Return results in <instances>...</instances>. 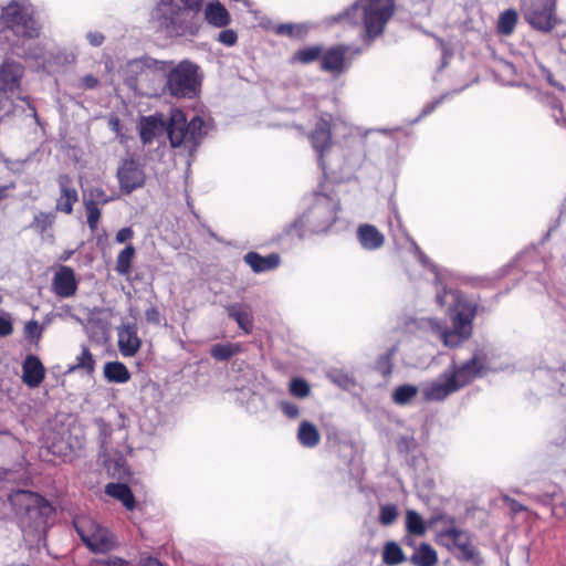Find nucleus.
I'll return each mask as SVG.
<instances>
[{"mask_svg":"<svg viewBox=\"0 0 566 566\" xmlns=\"http://www.w3.org/2000/svg\"><path fill=\"white\" fill-rule=\"evenodd\" d=\"M95 423H96L97 429H98V433H99V438H101V443H102L103 447H105L107 444V439L112 434V428L103 419H96Z\"/></svg>","mask_w":566,"mask_h":566,"instance_id":"obj_43","label":"nucleus"},{"mask_svg":"<svg viewBox=\"0 0 566 566\" xmlns=\"http://www.w3.org/2000/svg\"><path fill=\"white\" fill-rule=\"evenodd\" d=\"M297 439L305 448H314L321 441V434L316 426L310 421H302L297 430Z\"/></svg>","mask_w":566,"mask_h":566,"instance_id":"obj_25","label":"nucleus"},{"mask_svg":"<svg viewBox=\"0 0 566 566\" xmlns=\"http://www.w3.org/2000/svg\"><path fill=\"white\" fill-rule=\"evenodd\" d=\"M210 354L217 355V354H232L230 349L226 348L222 345H214L211 348Z\"/></svg>","mask_w":566,"mask_h":566,"instance_id":"obj_56","label":"nucleus"},{"mask_svg":"<svg viewBox=\"0 0 566 566\" xmlns=\"http://www.w3.org/2000/svg\"><path fill=\"white\" fill-rule=\"evenodd\" d=\"M323 50L319 45L306 46L297 50L293 55V61L302 64H310L322 57Z\"/></svg>","mask_w":566,"mask_h":566,"instance_id":"obj_31","label":"nucleus"},{"mask_svg":"<svg viewBox=\"0 0 566 566\" xmlns=\"http://www.w3.org/2000/svg\"><path fill=\"white\" fill-rule=\"evenodd\" d=\"M439 541L441 544L446 545L450 549L455 548L452 545V537L447 536V530L440 533Z\"/></svg>","mask_w":566,"mask_h":566,"instance_id":"obj_54","label":"nucleus"},{"mask_svg":"<svg viewBox=\"0 0 566 566\" xmlns=\"http://www.w3.org/2000/svg\"><path fill=\"white\" fill-rule=\"evenodd\" d=\"M8 197V187L3 186V187H0V200L4 199Z\"/></svg>","mask_w":566,"mask_h":566,"instance_id":"obj_58","label":"nucleus"},{"mask_svg":"<svg viewBox=\"0 0 566 566\" xmlns=\"http://www.w3.org/2000/svg\"><path fill=\"white\" fill-rule=\"evenodd\" d=\"M42 327L36 321H30L24 326V335L31 342L38 340L41 337Z\"/></svg>","mask_w":566,"mask_h":566,"instance_id":"obj_41","label":"nucleus"},{"mask_svg":"<svg viewBox=\"0 0 566 566\" xmlns=\"http://www.w3.org/2000/svg\"><path fill=\"white\" fill-rule=\"evenodd\" d=\"M489 356H472L463 363L453 361L438 378L422 387L427 401H442L457 392L475 377L484 374Z\"/></svg>","mask_w":566,"mask_h":566,"instance_id":"obj_2","label":"nucleus"},{"mask_svg":"<svg viewBox=\"0 0 566 566\" xmlns=\"http://www.w3.org/2000/svg\"><path fill=\"white\" fill-rule=\"evenodd\" d=\"M167 123L161 115L142 117L139 122V137L144 145L151 144L159 132L166 130Z\"/></svg>","mask_w":566,"mask_h":566,"instance_id":"obj_19","label":"nucleus"},{"mask_svg":"<svg viewBox=\"0 0 566 566\" xmlns=\"http://www.w3.org/2000/svg\"><path fill=\"white\" fill-rule=\"evenodd\" d=\"M0 22L17 36L36 39L41 27L34 12L19 1L12 0L0 9Z\"/></svg>","mask_w":566,"mask_h":566,"instance_id":"obj_6","label":"nucleus"},{"mask_svg":"<svg viewBox=\"0 0 566 566\" xmlns=\"http://www.w3.org/2000/svg\"><path fill=\"white\" fill-rule=\"evenodd\" d=\"M84 208L86 212V222L92 232H94L99 223L102 211L99 206L93 201H84Z\"/></svg>","mask_w":566,"mask_h":566,"instance_id":"obj_34","label":"nucleus"},{"mask_svg":"<svg viewBox=\"0 0 566 566\" xmlns=\"http://www.w3.org/2000/svg\"><path fill=\"white\" fill-rule=\"evenodd\" d=\"M380 373L384 375V376H388L391 374V365H390V361L388 359V356L384 357L380 363H379V366H378Z\"/></svg>","mask_w":566,"mask_h":566,"instance_id":"obj_52","label":"nucleus"},{"mask_svg":"<svg viewBox=\"0 0 566 566\" xmlns=\"http://www.w3.org/2000/svg\"><path fill=\"white\" fill-rule=\"evenodd\" d=\"M87 39L92 45L99 46L103 44L105 36L102 33L95 32L88 33Z\"/></svg>","mask_w":566,"mask_h":566,"instance_id":"obj_51","label":"nucleus"},{"mask_svg":"<svg viewBox=\"0 0 566 566\" xmlns=\"http://www.w3.org/2000/svg\"><path fill=\"white\" fill-rule=\"evenodd\" d=\"M140 566H163L156 558L147 557L142 562Z\"/></svg>","mask_w":566,"mask_h":566,"instance_id":"obj_57","label":"nucleus"},{"mask_svg":"<svg viewBox=\"0 0 566 566\" xmlns=\"http://www.w3.org/2000/svg\"><path fill=\"white\" fill-rule=\"evenodd\" d=\"M476 311L475 303L460 300L457 304V313L452 317L451 328L442 326L433 318H428L424 323L444 346L454 348L471 337Z\"/></svg>","mask_w":566,"mask_h":566,"instance_id":"obj_4","label":"nucleus"},{"mask_svg":"<svg viewBox=\"0 0 566 566\" xmlns=\"http://www.w3.org/2000/svg\"><path fill=\"white\" fill-rule=\"evenodd\" d=\"M106 494L120 501L127 510L132 511L135 507V497L125 484L109 483L106 486Z\"/></svg>","mask_w":566,"mask_h":566,"instance_id":"obj_26","label":"nucleus"},{"mask_svg":"<svg viewBox=\"0 0 566 566\" xmlns=\"http://www.w3.org/2000/svg\"><path fill=\"white\" fill-rule=\"evenodd\" d=\"M406 527L410 534L418 536L423 535L427 530L422 517L412 510H409L406 513Z\"/></svg>","mask_w":566,"mask_h":566,"instance_id":"obj_33","label":"nucleus"},{"mask_svg":"<svg viewBox=\"0 0 566 566\" xmlns=\"http://www.w3.org/2000/svg\"><path fill=\"white\" fill-rule=\"evenodd\" d=\"M328 377L335 384L340 387H348L350 385V379L346 375H336L335 373H329Z\"/></svg>","mask_w":566,"mask_h":566,"instance_id":"obj_48","label":"nucleus"},{"mask_svg":"<svg viewBox=\"0 0 566 566\" xmlns=\"http://www.w3.org/2000/svg\"><path fill=\"white\" fill-rule=\"evenodd\" d=\"M556 6L557 0L533 3L525 12L524 18L534 30L548 33L559 23Z\"/></svg>","mask_w":566,"mask_h":566,"instance_id":"obj_10","label":"nucleus"},{"mask_svg":"<svg viewBox=\"0 0 566 566\" xmlns=\"http://www.w3.org/2000/svg\"><path fill=\"white\" fill-rule=\"evenodd\" d=\"M12 331L13 325L11 318L6 315H0V337L10 335Z\"/></svg>","mask_w":566,"mask_h":566,"instance_id":"obj_47","label":"nucleus"},{"mask_svg":"<svg viewBox=\"0 0 566 566\" xmlns=\"http://www.w3.org/2000/svg\"><path fill=\"white\" fill-rule=\"evenodd\" d=\"M218 41L226 46H233L238 41V34L232 29H226L219 33Z\"/></svg>","mask_w":566,"mask_h":566,"instance_id":"obj_42","label":"nucleus"},{"mask_svg":"<svg viewBox=\"0 0 566 566\" xmlns=\"http://www.w3.org/2000/svg\"><path fill=\"white\" fill-rule=\"evenodd\" d=\"M145 315H146V318L148 322L158 324L160 321V314L156 306H151V307L147 308L145 312Z\"/></svg>","mask_w":566,"mask_h":566,"instance_id":"obj_49","label":"nucleus"},{"mask_svg":"<svg viewBox=\"0 0 566 566\" xmlns=\"http://www.w3.org/2000/svg\"><path fill=\"white\" fill-rule=\"evenodd\" d=\"M118 346L122 354H136L140 347V339L137 335V327L133 324L123 325L118 328Z\"/></svg>","mask_w":566,"mask_h":566,"instance_id":"obj_21","label":"nucleus"},{"mask_svg":"<svg viewBox=\"0 0 566 566\" xmlns=\"http://www.w3.org/2000/svg\"><path fill=\"white\" fill-rule=\"evenodd\" d=\"M282 412L290 419H296L300 416V409L295 403L289 401L280 402Z\"/></svg>","mask_w":566,"mask_h":566,"instance_id":"obj_44","label":"nucleus"},{"mask_svg":"<svg viewBox=\"0 0 566 566\" xmlns=\"http://www.w3.org/2000/svg\"><path fill=\"white\" fill-rule=\"evenodd\" d=\"M136 258V248L128 243L116 258L115 272L122 276H128L132 273V264Z\"/></svg>","mask_w":566,"mask_h":566,"instance_id":"obj_24","label":"nucleus"},{"mask_svg":"<svg viewBox=\"0 0 566 566\" xmlns=\"http://www.w3.org/2000/svg\"><path fill=\"white\" fill-rule=\"evenodd\" d=\"M184 9L193 13H199L203 7V0H179Z\"/></svg>","mask_w":566,"mask_h":566,"instance_id":"obj_46","label":"nucleus"},{"mask_svg":"<svg viewBox=\"0 0 566 566\" xmlns=\"http://www.w3.org/2000/svg\"><path fill=\"white\" fill-rule=\"evenodd\" d=\"M394 350H395V348L390 349V350L388 352V355H391Z\"/></svg>","mask_w":566,"mask_h":566,"instance_id":"obj_60","label":"nucleus"},{"mask_svg":"<svg viewBox=\"0 0 566 566\" xmlns=\"http://www.w3.org/2000/svg\"><path fill=\"white\" fill-rule=\"evenodd\" d=\"M290 392L298 398H304L310 395V385L301 379V378H294L290 381Z\"/></svg>","mask_w":566,"mask_h":566,"instance_id":"obj_37","label":"nucleus"},{"mask_svg":"<svg viewBox=\"0 0 566 566\" xmlns=\"http://www.w3.org/2000/svg\"><path fill=\"white\" fill-rule=\"evenodd\" d=\"M134 230L130 227H125L116 232L115 241L119 244L125 243L134 238Z\"/></svg>","mask_w":566,"mask_h":566,"instance_id":"obj_45","label":"nucleus"},{"mask_svg":"<svg viewBox=\"0 0 566 566\" xmlns=\"http://www.w3.org/2000/svg\"><path fill=\"white\" fill-rule=\"evenodd\" d=\"M411 560L417 566H433L436 565L438 557L436 551L427 544L420 545L413 553Z\"/></svg>","mask_w":566,"mask_h":566,"instance_id":"obj_29","label":"nucleus"},{"mask_svg":"<svg viewBox=\"0 0 566 566\" xmlns=\"http://www.w3.org/2000/svg\"><path fill=\"white\" fill-rule=\"evenodd\" d=\"M106 566H129V564L122 558H109L104 562Z\"/></svg>","mask_w":566,"mask_h":566,"instance_id":"obj_55","label":"nucleus"},{"mask_svg":"<svg viewBox=\"0 0 566 566\" xmlns=\"http://www.w3.org/2000/svg\"><path fill=\"white\" fill-rule=\"evenodd\" d=\"M205 20L214 28H226L230 24L231 17L226 7L216 0L206 6Z\"/></svg>","mask_w":566,"mask_h":566,"instance_id":"obj_23","label":"nucleus"},{"mask_svg":"<svg viewBox=\"0 0 566 566\" xmlns=\"http://www.w3.org/2000/svg\"><path fill=\"white\" fill-rule=\"evenodd\" d=\"M339 199L322 190L313 192L308 209L285 229L291 238L303 239L306 234L326 233L338 220Z\"/></svg>","mask_w":566,"mask_h":566,"instance_id":"obj_1","label":"nucleus"},{"mask_svg":"<svg viewBox=\"0 0 566 566\" xmlns=\"http://www.w3.org/2000/svg\"><path fill=\"white\" fill-rule=\"evenodd\" d=\"M274 33L277 35H286L290 38L298 36L301 30L292 23H281L274 28Z\"/></svg>","mask_w":566,"mask_h":566,"instance_id":"obj_40","label":"nucleus"},{"mask_svg":"<svg viewBox=\"0 0 566 566\" xmlns=\"http://www.w3.org/2000/svg\"><path fill=\"white\" fill-rule=\"evenodd\" d=\"M119 188L125 193H130L142 188L146 181V175L140 164L133 159H124L117 169Z\"/></svg>","mask_w":566,"mask_h":566,"instance_id":"obj_11","label":"nucleus"},{"mask_svg":"<svg viewBox=\"0 0 566 566\" xmlns=\"http://www.w3.org/2000/svg\"><path fill=\"white\" fill-rule=\"evenodd\" d=\"M104 375L111 382L124 384L130 378V374L126 366L119 361L107 363L104 366Z\"/></svg>","mask_w":566,"mask_h":566,"instance_id":"obj_27","label":"nucleus"},{"mask_svg":"<svg viewBox=\"0 0 566 566\" xmlns=\"http://www.w3.org/2000/svg\"><path fill=\"white\" fill-rule=\"evenodd\" d=\"M45 369L38 356H27L22 365V380L30 388L38 387L44 379Z\"/></svg>","mask_w":566,"mask_h":566,"instance_id":"obj_18","label":"nucleus"},{"mask_svg":"<svg viewBox=\"0 0 566 566\" xmlns=\"http://www.w3.org/2000/svg\"><path fill=\"white\" fill-rule=\"evenodd\" d=\"M395 0H357L333 20L356 25L359 22V11H361L364 24L361 40L369 45L382 35L387 23L395 13Z\"/></svg>","mask_w":566,"mask_h":566,"instance_id":"obj_3","label":"nucleus"},{"mask_svg":"<svg viewBox=\"0 0 566 566\" xmlns=\"http://www.w3.org/2000/svg\"><path fill=\"white\" fill-rule=\"evenodd\" d=\"M243 261L254 273H263L277 269L281 264V256L275 252L263 256L258 252L250 251L244 254Z\"/></svg>","mask_w":566,"mask_h":566,"instance_id":"obj_17","label":"nucleus"},{"mask_svg":"<svg viewBox=\"0 0 566 566\" xmlns=\"http://www.w3.org/2000/svg\"><path fill=\"white\" fill-rule=\"evenodd\" d=\"M382 559L387 565H397L403 560V553L396 543H388L385 546Z\"/></svg>","mask_w":566,"mask_h":566,"instance_id":"obj_35","label":"nucleus"},{"mask_svg":"<svg viewBox=\"0 0 566 566\" xmlns=\"http://www.w3.org/2000/svg\"><path fill=\"white\" fill-rule=\"evenodd\" d=\"M166 132L172 148L186 147L195 150L206 136L205 120L196 115L189 122L186 114L178 108L170 112Z\"/></svg>","mask_w":566,"mask_h":566,"instance_id":"obj_5","label":"nucleus"},{"mask_svg":"<svg viewBox=\"0 0 566 566\" xmlns=\"http://www.w3.org/2000/svg\"><path fill=\"white\" fill-rule=\"evenodd\" d=\"M83 84L86 88H94L98 84V80L93 75H85L83 77Z\"/></svg>","mask_w":566,"mask_h":566,"instance_id":"obj_53","label":"nucleus"},{"mask_svg":"<svg viewBox=\"0 0 566 566\" xmlns=\"http://www.w3.org/2000/svg\"><path fill=\"white\" fill-rule=\"evenodd\" d=\"M55 220V216L52 212L40 211L34 217L29 228L35 230L40 234H44L50 228H52Z\"/></svg>","mask_w":566,"mask_h":566,"instance_id":"obj_32","label":"nucleus"},{"mask_svg":"<svg viewBox=\"0 0 566 566\" xmlns=\"http://www.w3.org/2000/svg\"><path fill=\"white\" fill-rule=\"evenodd\" d=\"M545 80L547 81V83L551 86L557 88L558 91H560V92L565 91V86L562 83L557 82L555 80L553 73L551 71H548V70L545 71Z\"/></svg>","mask_w":566,"mask_h":566,"instance_id":"obj_50","label":"nucleus"},{"mask_svg":"<svg viewBox=\"0 0 566 566\" xmlns=\"http://www.w3.org/2000/svg\"><path fill=\"white\" fill-rule=\"evenodd\" d=\"M419 392V388L415 385H401L395 388L391 394L392 401L396 405L405 406L412 401Z\"/></svg>","mask_w":566,"mask_h":566,"instance_id":"obj_30","label":"nucleus"},{"mask_svg":"<svg viewBox=\"0 0 566 566\" xmlns=\"http://www.w3.org/2000/svg\"><path fill=\"white\" fill-rule=\"evenodd\" d=\"M198 71V65L188 60L179 62L167 75V92L178 98L192 97L199 85Z\"/></svg>","mask_w":566,"mask_h":566,"instance_id":"obj_7","label":"nucleus"},{"mask_svg":"<svg viewBox=\"0 0 566 566\" xmlns=\"http://www.w3.org/2000/svg\"><path fill=\"white\" fill-rule=\"evenodd\" d=\"M56 182L60 195L55 201V211L72 214L74 206L78 201V192L74 186L73 178L69 174H60Z\"/></svg>","mask_w":566,"mask_h":566,"instance_id":"obj_12","label":"nucleus"},{"mask_svg":"<svg viewBox=\"0 0 566 566\" xmlns=\"http://www.w3.org/2000/svg\"><path fill=\"white\" fill-rule=\"evenodd\" d=\"M310 140L312 147L317 153L319 166L325 169V151L328 150L333 144L331 120L325 117H321L310 134Z\"/></svg>","mask_w":566,"mask_h":566,"instance_id":"obj_13","label":"nucleus"},{"mask_svg":"<svg viewBox=\"0 0 566 566\" xmlns=\"http://www.w3.org/2000/svg\"><path fill=\"white\" fill-rule=\"evenodd\" d=\"M348 46L338 44L329 48L321 57L322 70L331 73H342L345 70L346 55Z\"/></svg>","mask_w":566,"mask_h":566,"instance_id":"obj_16","label":"nucleus"},{"mask_svg":"<svg viewBox=\"0 0 566 566\" xmlns=\"http://www.w3.org/2000/svg\"><path fill=\"white\" fill-rule=\"evenodd\" d=\"M75 528L85 545L94 553H105L115 546L113 535L88 516L74 521Z\"/></svg>","mask_w":566,"mask_h":566,"instance_id":"obj_9","label":"nucleus"},{"mask_svg":"<svg viewBox=\"0 0 566 566\" xmlns=\"http://www.w3.org/2000/svg\"><path fill=\"white\" fill-rule=\"evenodd\" d=\"M518 21V14L515 9H507L503 11L497 20V32L503 35L513 33Z\"/></svg>","mask_w":566,"mask_h":566,"instance_id":"obj_28","label":"nucleus"},{"mask_svg":"<svg viewBox=\"0 0 566 566\" xmlns=\"http://www.w3.org/2000/svg\"><path fill=\"white\" fill-rule=\"evenodd\" d=\"M12 507L18 514H27L36 524L41 525L52 515V505L36 493L19 490L9 497Z\"/></svg>","mask_w":566,"mask_h":566,"instance_id":"obj_8","label":"nucleus"},{"mask_svg":"<svg viewBox=\"0 0 566 566\" xmlns=\"http://www.w3.org/2000/svg\"><path fill=\"white\" fill-rule=\"evenodd\" d=\"M397 516H398V510L395 505L386 504V505L380 506L379 522L382 525L388 526V525L392 524L396 521Z\"/></svg>","mask_w":566,"mask_h":566,"instance_id":"obj_38","label":"nucleus"},{"mask_svg":"<svg viewBox=\"0 0 566 566\" xmlns=\"http://www.w3.org/2000/svg\"><path fill=\"white\" fill-rule=\"evenodd\" d=\"M78 289L75 272L67 265H61L54 273L52 291L60 298L73 297Z\"/></svg>","mask_w":566,"mask_h":566,"instance_id":"obj_14","label":"nucleus"},{"mask_svg":"<svg viewBox=\"0 0 566 566\" xmlns=\"http://www.w3.org/2000/svg\"><path fill=\"white\" fill-rule=\"evenodd\" d=\"M111 200L112 198L101 187L91 188L88 191V198L84 199V201H93L98 206H104L108 203Z\"/></svg>","mask_w":566,"mask_h":566,"instance_id":"obj_39","label":"nucleus"},{"mask_svg":"<svg viewBox=\"0 0 566 566\" xmlns=\"http://www.w3.org/2000/svg\"><path fill=\"white\" fill-rule=\"evenodd\" d=\"M231 319L235 321L239 327L245 334H250L253 329V313L250 305L242 303L230 304L226 307Z\"/></svg>","mask_w":566,"mask_h":566,"instance_id":"obj_20","label":"nucleus"},{"mask_svg":"<svg viewBox=\"0 0 566 566\" xmlns=\"http://www.w3.org/2000/svg\"><path fill=\"white\" fill-rule=\"evenodd\" d=\"M447 536L452 537V545L455 548H459L462 552L469 551V539L463 531L451 527L447 530Z\"/></svg>","mask_w":566,"mask_h":566,"instance_id":"obj_36","label":"nucleus"},{"mask_svg":"<svg viewBox=\"0 0 566 566\" xmlns=\"http://www.w3.org/2000/svg\"><path fill=\"white\" fill-rule=\"evenodd\" d=\"M23 70L19 63L6 61L0 66V94L13 93L20 86Z\"/></svg>","mask_w":566,"mask_h":566,"instance_id":"obj_15","label":"nucleus"},{"mask_svg":"<svg viewBox=\"0 0 566 566\" xmlns=\"http://www.w3.org/2000/svg\"><path fill=\"white\" fill-rule=\"evenodd\" d=\"M357 238L366 250H377L385 243L384 234L373 224H360L357 229Z\"/></svg>","mask_w":566,"mask_h":566,"instance_id":"obj_22","label":"nucleus"},{"mask_svg":"<svg viewBox=\"0 0 566 566\" xmlns=\"http://www.w3.org/2000/svg\"><path fill=\"white\" fill-rule=\"evenodd\" d=\"M82 354L87 355L90 354V352L86 348H84Z\"/></svg>","mask_w":566,"mask_h":566,"instance_id":"obj_59","label":"nucleus"}]
</instances>
